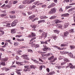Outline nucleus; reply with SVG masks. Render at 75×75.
Segmentation results:
<instances>
[{"label": "nucleus", "mask_w": 75, "mask_h": 75, "mask_svg": "<svg viewBox=\"0 0 75 75\" xmlns=\"http://www.w3.org/2000/svg\"><path fill=\"white\" fill-rule=\"evenodd\" d=\"M25 69H24V71L25 72H27V71H29L31 70V69H34L35 68V66L34 65H31L29 66H24Z\"/></svg>", "instance_id": "nucleus-1"}, {"label": "nucleus", "mask_w": 75, "mask_h": 75, "mask_svg": "<svg viewBox=\"0 0 75 75\" xmlns=\"http://www.w3.org/2000/svg\"><path fill=\"white\" fill-rule=\"evenodd\" d=\"M35 0H26L24 1H23V4H31Z\"/></svg>", "instance_id": "nucleus-2"}, {"label": "nucleus", "mask_w": 75, "mask_h": 75, "mask_svg": "<svg viewBox=\"0 0 75 75\" xmlns=\"http://www.w3.org/2000/svg\"><path fill=\"white\" fill-rule=\"evenodd\" d=\"M57 11V9L55 8H53L51 9V11H49V14H53L54 13H56V11Z\"/></svg>", "instance_id": "nucleus-3"}, {"label": "nucleus", "mask_w": 75, "mask_h": 75, "mask_svg": "<svg viewBox=\"0 0 75 75\" xmlns=\"http://www.w3.org/2000/svg\"><path fill=\"white\" fill-rule=\"evenodd\" d=\"M47 33H45V32L42 33V36L39 37L40 38H41V39L43 38V39H45V38H46L47 36Z\"/></svg>", "instance_id": "nucleus-4"}, {"label": "nucleus", "mask_w": 75, "mask_h": 75, "mask_svg": "<svg viewBox=\"0 0 75 75\" xmlns=\"http://www.w3.org/2000/svg\"><path fill=\"white\" fill-rule=\"evenodd\" d=\"M30 44L31 45V46L32 47H35V48H38V47H40V46L39 45H37V44H35L33 43V42H30Z\"/></svg>", "instance_id": "nucleus-5"}, {"label": "nucleus", "mask_w": 75, "mask_h": 75, "mask_svg": "<svg viewBox=\"0 0 75 75\" xmlns=\"http://www.w3.org/2000/svg\"><path fill=\"white\" fill-rule=\"evenodd\" d=\"M18 22V20H15L13 22L11 23V25L12 27H14V26H16L17 25V23Z\"/></svg>", "instance_id": "nucleus-6"}, {"label": "nucleus", "mask_w": 75, "mask_h": 75, "mask_svg": "<svg viewBox=\"0 0 75 75\" xmlns=\"http://www.w3.org/2000/svg\"><path fill=\"white\" fill-rule=\"evenodd\" d=\"M69 34V32L68 31H66L64 33V34L62 35L63 37H67Z\"/></svg>", "instance_id": "nucleus-7"}, {"label": "nucleus", "mask_w": 75, "mask_h": 75, "mask_svg": "<svg viewBox=\"0 0 75 75\" xmlns=\"http://www.w3.org/2000/svg\"><path fill=\"white\" fill-rule=\"evenodd\" d=\"M50 40L51 39H49V40H46L45 42H44V41H40L41 42V44H48V43L47 42H50Z\"/></svg>", "instance_id": "nucleus-8"}, {"label": "nucleus", "mask_w": 75, "mask_h": 75, "mask_svg": "<svg viewBox=\"0 0 75 75\" xmlns=\"http://www.w3.org/2000/svg\"><path fill=\"white\" fill-rule=\"evenodd\" d=\"M64 62H62L61 63V64L62 65H64V64H66V62H69V61H68V60L67 59H64Z\"/></svg>", "instance_id": "nucleus-9"}, {"label": "nucleus", "mask_w": 75, "mask_h": 75, "mask_svg": "<svg viewBox=\"0 0 75 75\" xmlns=\"http://www.w3.org/2000/svg\"><path fill=\"white\" fill-rule=\"evenodd\" d=\"M55 4L54 3H52L48 7V8H51V7H54L55 6Z\"/></svg>", "instance_id": "nucleus-10"}, {"label": "nucleus", "mask_w": 75, "mask_h": 75, "mask_svg": "<svg viewBox=\"0 0 75 75\" xmlns=\"http://www.w3.org/2000/svg\"><path fill=\"white\" fill-rule=\"evenodd\" d=\"M22 58H24V59H28V57H27V55L26 54H24L22 56Z\"/></svg>", "instance_id": "nucleus-11"}, {"label": "nucleus", "mask_w": 75, "mask_h": 75, "mask_svg": "<svg viewBox=\"0 0 75 75\" xmlns=\"http://www.w3.org/2000/svg\"><path fill=\"white\" fill-rule=\"evenodd\" d=\"M35 36V34L34 33H32L31 35H30L28 36V37H34Z\"/></svg>", "instance_id": "nucleus-12"}, {"label": "nucleus", "mask_w": 75, "mask_h": 75, "mask_svg": "<svg viewBox=\"0 0 75 75\" xmlns=\"http://www.w3.org/2000/svg\"><path fill=\"white\" fill-rule=\"evenodd\" d=\"M3 23L4 24H6V27H9V25H11V23H7V22H3Z\"/></svg>", "instance_id": "nucleus-13"}, {"label": "nucleus", "mask_w": 75, "mask_h": 75, "mask_svg": "<svg viewBox=\"0 0 75 75\" xmlns=\"http://www.w3.org/2000/svg\"><path fill=\"white\" fill-rule=\"evenodd\" d=\"M69 67H70V68H72V69H73L74 68V66L71 63H70L69 64V66H67L66 67V68H68Z\"/></svg>", "instance_id": "nucleus-14"}, {"label": "nucleus", "mask_w": 75, "mask_h": 75, "mask_svg": "<svg viewBox=\"0 0 75 75\" xmlns=\"http://www.w3.org/2000/svg\"><path fill=\"white\" fill-rule=\"evenodd\" d=\"M21 71V69H16V72L18 75H21V73H20V71Z\"/></svg>", "instance_id": "nucleus-15"}, {"label": "nucleus", "mask_w": 75, "mask_h": 75, "mask_svg": "<svg viewBox=\"0 0 75 75\" xmlns=\"http://www.w3.org/2000/svg\"><path fill=\"white\" fill-rule=\"evenodd\" d=\"M69 14L68 13H65L64 14H62V17H68V16H69Z\"/></svg>", "instance_id": "nucleus-16"}, {"label": "nucleus", "mask_w": 75, "mask_h": 75, "mask_svg": "<svg viewBox=\"0 0 75 75\" xmlns=\"http://www.w3.org/2000/svg\"><path fill=\"white\" fill-rule=\"evenodd\" d=\"M54 21L55 22L56 24H58V23H61V21L59 20V19H56L54 20Z\"/></svg>", "instance_id": "nucleus-17"}, {"label": "nucleus", "mask_w": 75, "mask_h": 75, "mask_svg": "<svg viewBox=\"0 0 75 75\" xmlns=\"http://www.w3.org/2000/svg\"><path fill=\"white\" fill-rule=\"evenodd\" d=\"M55 74V72L52 71L50 72L49 74H47L46 75H54Z\"/></svg>", "instance_id": "nucleus-18"}, {"label": "nucleus", "mask_w": 75, "mask_h": 75, "mask_svg": "<svg viewBox=\"0 0 75 75\" xmlns=\"http://www.w3.org/2000/svg\"><path fill=\"white\" fill-rule=\"evenodd\" d=\"M11 34H14L16 33V30L14 29H12L11 30Z\"/></svg>", "instance_id": "nucleus-19"}, {"label": "nucleus", "mask_w": 75, "mask_h": 75, "mask_svg": "<svg viewBox=\"0 0 75 75\" xmlns=\"http://www.w3.org/2000/svg\"><path fill=\"white\" fill-rule=\"evenodd\" d=\"M16 64H17L18 65H20V66L23 65L22 62H16Z\"/></svg>", "instance_id": "nucleus-20"}, {"label": "nucleus", "mask_w": 75, "mask_h": 75, "mask_svg": "<svg viewBox=\"0 0 75 75\" xmlns=\"http://www.w3.org/2000/svg\"><path fill=\"white\" fill-rule=\"evenodd\" d=\"M43 47H44V48H43L42 50H43V51H47V49L46 48V47H47L46 46V45H43Z\"/></svg>", "instance_id": "nucleus-21"}, {"label": "nucleus", "mask_w": 75, "mask_h": 75, "mask_svg": "<svg viewBox=\"0 0 75 75\" xmlns=\"http://www.w3.org/2000/svg\"><path fill=\"white\" fill-rule=\"evenodd\" d=\"M3 28L0 27V32H1L2 34H4V32L3 31L1 30H3Z\"/></svg>", "instance_id": "nucleus-22"}, {"label": "nucleus", "mask_w": 75, "mask_h": 75, "mask_svg": "<svg viewBox=\"0 0 75 75\" xmlns=\"http://www.w3.org/2000/svg\"><path fill=\"white\" fill-rule=\"evenodd\" d=\"M35 15H33L31 16H30L29 17V19H32V18H33L34 17H35Z\"/></svg>", "instance_id": "nucleus-23"}, {"label": "nucleus", "mask_w": 75, "mask_h": 75, "mask_svg": "<svg viewBox=\"0 0 75 75\" xmlns=\"http://www.w3.org/2000/svg\"><path fill=\"white\" fill-rule=\"evenodd\" d=\"M54 33H59V31L58 30H54L53 31Z\"/></svg>", "instance_id": "nucleus-24"}, {"label": "nucleus", "mask_w": 75, "mask_h": 75, "mask_svg": "<svg viewBox=\"0 0 75 75\" xmlns=\"http://www.w3.org/2000/svg\"><path fill=\"white\" fill-rule=\"evenodd\" d=\"M74 10H75V9H74V8H71L69 9L68 11V12H71V11H74Z\"/></svg>", "instance_id": "nucleus-25"}, {"label": "nucleus", "mask_w": 75, "mask_h": 75, "mask_svg": "<svg viewBox=\"0 0 75 75\" xmlns=\"http://www.w3.org/2000/svg\"><path fill=\"white\" fill-rule=\"evenodd\" d=\"M69 32L70 33H74V29H71V30H69Z\"/></svg>", "instance_id": "nucleus-26"}, {"label": "nucleus", "mask_w": 75, "mask_h": 75, "mask_svg": "<svg viewBox=\"0 0 75 75\" xmlns=\"http://www.w3.org/2000/svg\"><path fill=\"white\" fill-rule=\"evenodd\" d=\"M52 47H54L55 48H57L58 50H61V48H60V47H59L58 46L55 45H53L52 46Z\"/></svg>", "instance_id": "nucleus-27"}, {"label": "nucleus", "mask_w": 75, "mask_h": 75, "mask_svg": "<svg viewBox=\"0 0 75 75\" xmlns=\"http://www.w3.org/2000/svg\"><path fill=\"white\" fill-rule=\"evenodd\" d=\"M56 17H57L56 16H52L50 18V20H51V19H54V18H55Z\"/></svg>", "instance_id": "nucleus-28"}, {"label": "nucleus", "mask_w": 75, "mask_h": 75, "mask_svg": "<svg viewBox=\"0 0 75 75\" xmlns=\"http://www.w3.org/2000/svg\"><path fill=\"white\" fill-rule=\"evenodd\" d=\"M68 54L69 55V56H70V57H71V58L73 57V54H72L71 53H69Z\"/></svg>", "instance_id": "nucleus-29"}, {"label": "nucleus", "mask_w": 75, "mask_h": 75, "mask_svg": "<svg viewBox=\"0 0 75 75\" xmlns=\"http://www.w3.org/2000/svg\"><path fill=\"white\" fill-rule=\"evenodd\" d=\"M7 59H7V57L5 58L4 59H2V62H3V61H7Z\"/></svg>", "instance_id": "nucleus-30"}, {"label": "nucleus", "mask_w": 75, "mask_h": 75, "mask_svg": "<svg viewBox=\"0 0 75 75\" xmlns=\"http://www.w3.org/2000/svg\"><path fill=\"white\" fill-rule=\"evenodd\" d=\"M24 8V6L23 5H20L19 7V8Z\"/></svg>", "instance_id": "nucleus-31"}, {"label": "nucleus", "mask_w": 75, "mask_h": 75, "mask_svg": "<svg viewBox=\"0 0 75 75\" xmlns=\"http://www.w3.org/2000/svg\"><path fill=\"white\" fill-rule=\"evenodd\" d=\"M56 68H57V69H60L61 68V66H56Z\"/></svg>", "instance_id": "nucleus-32"}, {"label": "nucleus", "mask_w": 75, "mask_h": 75, "mask_svg": "<svg viewBox=\"0 0 75 75\" xmlns=\"http://www.w3.org/2000/svg\"><path fill=\"white\" fill-rule=\"evenodd\" d=\"M70 47L71 48V50H72L73 49H74V48H75V46H73V45H70Z\"/></svg>", "instance_id": "nucleus-33"}, {"label": "nucleus", "mask_w": 75, "mask_h": 75, "mask_svg": "<svg viewBox=\"0 0 75 75\" xmlns=\"http://www.w3.org/2000/svg\"><path fill=\"white\" fill-rule=\"evenodd\" d=\"M68 26V24H67V23H66L65 25L63 26L64 28H67Z\"/></svg>", "instance_id": "nucleus-34"}, {"label": "nucleus", "mask_w": 75, "mask_h": 75, "mask_svg": "<svg viewBox=\"0 0 75 75\" xmlns=\"http://www.w3.org/2000/svg\"><path fill=\"white\" fill-rule=\"evenodd\" d=\"M40 18L41 19H45V18H46V16H40Z\"/></svg>", "instance_id": "nucleus-35"}, {"label": "nucleus", "mask_w": 75, "mask_h": 75, "mask_svg": "<svg viewBox=\"0 0 75 75\" xmlns=\"http://www.w3.org/2000/svg\"><path fill=\"white\" fill-rule=\"evenodd\" d=\"M39 61L40 62H44V60H43L42 59H41L40 58H39Z\"/></svg>", "instance_id": "nucleus-36"}, {"label": "nucleus", "mask_w": 75, "mask_h": 75, "mask_svg": "<svg viewBox=\"0 0 75 75\" xmlns=\"http://www.w3.org/2000/svg\"><path fill=\"white\" fill-rule=\"evenodd\" d=\"M6 7L7 8H10L11 7V5L10 4V5H6Z\"/></svg>", "instance_id": "nucleus-37"}, {"label": "nucleus", "mask_w": 75, "mask_h": 75, "mask_svg": "<svg viewBox=\"0 0 75 75\" xmlns=\"http://www.w3.org/2000/svg\"><path fill=\"white\" fill-rule=\"evenodd\" d=\"M53 38L54 40H57V37L56 36H54L53 37Z\"/></svg>", "instance_id": "nucleus-38"}, {"label": "nucleus", "mask_w": 75, "mask_h": 75, "mask_svg": "<svg viewBox=\"0 0 75 75\" xmlns=\"http://www.w3.org/2000/svg\"><path fill=\"white\" fill-rule=\"evenodd\" d=\"M54 56H52L51 57H50V58H48V60H51V59H52L53 58H54Z\"/></svg>", "instance_id": "nucleus-39"}, {"label": "nucleus", "mask_w": 75, "mask_h": 75, "mask_svg": "<svg viewBox=\"0 0 75 75\" xmlns=\"http://www.w3.org/2000/svg\"><path fill=\"white\" fill-rule=\"evenodd\" d=\"M31 27H32V28H34V29H35V28H36V25H32L31 26Z\"/></svg>", "instance_id": "nucleus-40"}, {"label": "nucleus", "mask_w": 75, "mask_h": 75, "mask_svg": "<svg viewBox=\"0 0 75 75\" xmlns=\"http://www.w3.org/2000/svg\"><path fill=\"white\" fill-rule=\"evenodd\" d=\"M1 64L2 65H6V63H5V62H1Z\"/></svg>", "instance_id": "nucleus-41"}, {"label": "nucleus", "mask_w": 75, "mask_h": 75, "mask_svg": "<svg viewBox=\"0 0 75 75\" xmlns=\"http://www.w3.org/2000/svg\"><path fill=\"white\" fill-rule=\"evenodd\" d=\"M10 13L12 14H14L15 13V11H11L10 12Z\"/></svg>", "instance_id": "nucleus-42"}, {"label": "nucleus", "mask_w": 75, "mask_h": 75, "mask_svg": "<svg viewBox=\"0 0 75 75\" xmlns=\"http://www.w3.org/2000/svg\"><path fill=\"white\" fill-rule=\"evenodd\" d=\"M10 41H11L10 40H6V42H9L10 44H11V42H10Z\"/></svg>", "instance_id": "nucleus-43"}, {"label": "nucleus", "mask_w": 75, "mask_h": 75, "mask_svg": "<svg viewBox=\"0 0 75 75\" xmlns=\"http://www.w3.org/2000/svg\"><path fill=\"white\" fill-rule=\"evenodd\" d=\"M6 16V14H2L1 15V16L2 17H4V16Z\"/></svg>", "instance_id": "nucleus-44"}, {"label": "nucleus", "mask_w": 75, "mask_h": 75, "mask_svg": "<svg viewBox=\"0 0 75 75\" xmlns=\"http://www.w3.org/2000/svg\"><path fill=\"white\" fill-rule=\"evenodd\" d=\"M34 62L35 63H36V64H38V61H37L35 59V60H34Z\"/></svg>", "instance_id": "nucleus-45"}, {"label": "nucleus", "mask_w": 75, "mask_h": 75, "mask_svg": "<svg viewBox=\"0 0 75 75\" xmlns=\"http://www.w3.org/2000/svg\"><path fill=\"white\" fill-rule=\"evenodd\" d=\"M7 44H8V43H7V42H6L4 45L2 47H6V45H7Z\"/></svg>", "instance_id": "nucleus-46"}, {"label": "nucleus", "mask_w": 75, "mask_h": 75, "mask_svg": "<svg viewBox=\"0 0 75 75\" xmlns=\"http://www.w3.org/2000/svg\"><path fill=\"white\" fill-rule=\"evenodd\" d=\"M10 70V69L8 68H6L5 71H9V70Z\"/></svg>", "instance_id": "nucleus-47"}, {"label": "nucleus", "mask_w": 75, "mask_h": 75, "mask_svg": "<svg viewBox=\"0 0 75 75\" xmlns=\"http://www.w3.org/2000/svg\"><path fill=\"white\" fill-rule=\"evenodd\" d=\"M59 11H60V12H61V11H63V10H62V8H60L59 9Z\"/></svg>", "instance_id": "nucleus-48"}, {"label": "nucleus", "mask_w": 75, "mask_h": 75, "mask_svg": "<svg viewBox=\"0 0 75 75\" xmlns=\"http://www.w3.org/2000/svg\"><path fill=\"white\" fill-rule=\"evenodd\" d=\"M67 45H64V44H62L61 45V47H65V46H66Z\"/></svg>", "instance_id": "nucleus-49"}, {"label": "nucleus", "mask_w": 75, "mask_h": 75, "mask_svg": "<svg viewBox=\"0 0 75 75\" xmlns=\"http://www.w3.org/2000/svg\"><path fill=\"white\" fill-rule=\"evenodd\" d=\"M42 3H39L37 5V6H40V5H42Z\"/></svg>", "instance_id": "nucleus-50"}, {"label": "nucleus", "mask_w": 75, "mask_h": 75, "mask_svg": "<svg viewBox=\"0 0 75 75\" xmlns=\"http://www.w3.org/2000/svg\"><path fill=\"white\" fill-rule=\"evenodd\" d=\"M28 51H29V52H32V53L33 52V50L31 49H28Z\"/></svg>", "instance_id": "nucleus-51"}, {"label": "nucleus", "mask_w": 75, "mask_h": 75, "mask_svg": "<svg viewBox=\"0 0 75 75\" xmlns=\"http://www.w3.org/2000/svg\"><path fill=\"white\" fill-rule=\"evenodd\" d=\"M56 60H57V58H54L52 61V62H54Z\"/></svg>", "instance_id": "nucleus-52"}, {"label": "nucleus", "mask_w": 75, "mask_h": 75, "mask_svg": "<svg viewBox=\"0 0 75 75\" xmlns=\"http://www.w3.org/2000/svg\"><path fill=\"white\" fill-rule=\"evenodd\" d=\"M17 3V1H14L13 2V4H16Z\"/></svg>", "instance_id": "nucleus-53"}, {"label": "nucleus", "mask_w": 75, "mask_h": 75, "mask_svg": "<svg viewBox=\"0 0 75 75\" xmlns=\"http://www.w3.org/2000/svg\"><path fill=\"white\" fill-rule=\"evenodd\" d=\"M46 48L47 51H48V50H51V49H50V48L49 47H46Z\"/></svg>", "instance_id": "nucleus-54"}, {"label": "nucleus", "mask_w": 75, "mask_h": 75, "mask_svg": "<svg viewBox=\"0 0 75 75\" xmlns=\"http://www.w3.org/2000/svg\"><path fill=\"white\" fill-rule=\"evenodd\" d=\"M70 7H71L70 6H67L66 7V10H67L68 8H70Z\"/></svg>", "instance_id": "nucleus-55"}, {"label": "nucleus", "mask_w": 75, "mask_h": 75, "mask_svg": "<svg viewBox=\"0 0 75 75\" xmlns=\"http://www.w3.org/2000/svg\"><path fill=\"white\" fill-rule=\"evenodd\" d=\"M46 7V5H42V8H45V7Z\"/></svg>", "instance_id": "nucleus-56"}, {"label": "nucleus", "mask_w": 75, "mask_h": 75, "mask_svg": "<svg viewBox=\"0 0 75 75\" xmlns=\"http://www.w3.org/2000/svg\"><path fill=\"white\" fill-rule=\"evenodd\" d=\"M63 26L62 25H60V26H59V28H62V29H63Z\"/></svg>", "instance_id": "nucleus-57"}, {"label": "nucleus", "mask_w": 75, "mask_h": 75, "mask_svg": "<svg viewBox=\"0 0 75 75\" xmlns=\"http://www.w3.org/2000/svg\"><path fill=\"white\" fill-rule=\"evenodd\" d=\"M35 38H33L31 39V40H30V42H31V41H33V40H34V39H35Z\"/></svg>", "instance_id": "nucleus-58"}, {"label": "nucleus", "mask_w": 75, "mask_h": 75, "mask_svg": "<svg viewBox=\"0 0 75 75\" xmlns=\"http://www.w3.org/2000/svg\"><path fill=\"white\" fill-rule=\"evenodd\" d=\"M28 15H30L31 14H32V13L31 12L28 11Z\"/></svg>", "instance_id": "nucleus-59"}, {"label": "nucleus", "mask_w": 75, "mask_h": 75, "mask_svg": "<svg viewBox=\"0 0 75 75\" xmlns=\"http://www.w3.org/2000/svg\"><path fill=\"white\" fill-rule=\"evenodd\" d=\"M42 66H40L39 67V69L40 71H41V70H42Z\"/></svg>", "instance_id": "nucleus-60"}, {"label": "nucleus", "mask_w": 75, "mask_h": 75, "mask_svg": "<svg viewBox=\"0 0 75 75\" xmlns=\"http://www.w3.org/2000/svg\"><path fill=\"white\" fill-rule=\"evenodd\" d=\"M64 2H65V1H66V3H67V2H69V0H64Z\"/></svg>", "instance_id": "nucleus-61"}, {"label": "nucleus", "mask_w": 75, "mask_h": 75, "mask_svg": "<svg viewBox=\"0 0 75 75\" xmlns=\"http://www.w3.org/2000/svg\"><path fill=\"white\" fill-rule=\"evenodd\" d=\"M75 4V3H72L69 4V6H72V5H74Z\"/></svg>", "instance_id": "nucleus-62"}, {"label": "nucleus", "mask_w": 75, "mask_h": 75, "mask_svg": "<svg viewBox=\"0 0 75 75\" xmlns=\"http://www.w3.org/2000/svg\"><path fill=\"white\" fill-rule=\"evenodd\" d=\"M16 58L17 60H18V59H19V57H18V56H16Z\"/></svg>", "instance_id": "nucleus-63"}, {"label": "nucleus", "mask_w": 75, "mask_h": 75, "mask_svg": "<svg viewBox=\"0 0 75 75\" xmlns=\"http://www.w3.org/2000/svg\"><path fill=\"white\" fill-rule=\"evenodd\" d=\"M41 59L43 60H44H44H45V59H46L45 57H42L41 58Z\"/></svg>", "instance_id": "nucleus-64"}]
</instances>
